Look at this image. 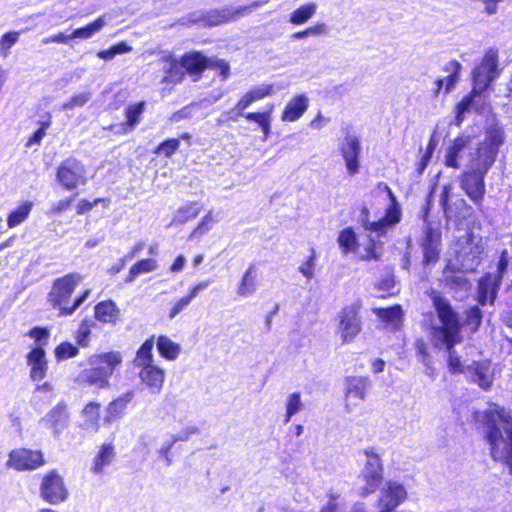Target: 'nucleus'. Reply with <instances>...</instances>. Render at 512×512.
Wrapping results in <instances>:
<instances>
[{
    "label": "nucleus",
    "instance_id": "28",
    "mask_svg": "<svg viewBox=\"0 0 512 512\" xmlns=\"http://www.w3.org/2000/svg\"><path fill=\"white\" fill-rule=\"evenodd\" d=\"M120 316V309L112 300L101 301L95 306V318L103 323L115 324Z\"/></svg>",
    "mask_w": 512,
    "mask_h": 512
},
{
    "label": "nucleus",
    "instance_id": "10",
    "mask_svg": "<svg viewBox=\"0 0 512 512\" xmlns=\"http://www.w3.org/2000/svg\"><path fill=\"white\" fill-rule=\"evenodd\" d=\"M56 177L65 189L74 190L86 183V170L80 161L70 157L60 164Z\"/></svg>",
    "mask_w": 512,
    "mask_h": 512
},
{
    "label": "nucleus",
    "instance_id": "59",
    "mask_svg": "<svg viewBox=\"0 0 512 512\" xmlns=\"http://www.w3.org/2000/svg\"><path fill=\"white\" fill-rule=\"evenodd\" d=\"M19 39V33L18 32H8L4 34L1 38V49L3 51L9 50Z\"/></svg>",
    "mask_w": 512,
    "mask_h": 512
},
{
    "label": "nucleus",
    "instance_id": "13",
    "mask_svg": "<svg viewBox=\"0 0 512 512\" xmlns=\"http://www.w3.org/2000/svg\"><path fill=\"white\" fill-rule=\"evenodd\" d=\"M44 464L43 454L30 449H15L9 454L7 466L18 471L34 470Z\"/></svg>",
    "mask_w": 512,
    "mask_h": 512
},
{
    "label": "nucleus",
    "instance_id": "14",
    "mask_svg": "<svg viewBox=\"0 0 512 512\" xmlns=\"http://www.w3.org/2000/svg\"><path fill=\"white\" fill-rule=\"evenodd\" d=\"M407 497L405 487L397 481H389L381 490L380 512H393Z\"/></svg>",
    "mask_w": 512,
    "mask_h": 512
},
{
    "label": "nucleus",
    "instance_id": "48",
    "mask_svg": "<svg viewBox=\"0 0 512 512\" xmlns=\"http://www.w3.org/2000/svg\"><path fill=\"white\" fill-rule=\"evenodd\" d=\"M303 409L301 395L299 392L290 394L286 401L285 422L288 423L293 415Z\"/></svg>",
    "mask_w": 512,
    "mask_h": 512
},
{
    "label": "nucleus",
    "instance_id": "64",
    "mask_svg": "<svg viewBox=\"0 0 512 512\" xmlns=\"http://www.w3.org/2000/svg\"><path fill=\"white\" fill-rule=\"evenodd\" d=\"M197 106L198 104L192 103L190 105L183 107L182 109L173 114L172 120L178 122L182 119L190 118L192 116L193 109Z\"/></svg>",
    "mask_w": 512,
    "mask_h": 512
},
{
    "label": "nucleus",
    "instance_id": "38",
    "mask_svg": "<svg viewBox=\"0 0 512 512\" xmlns=\"http://www.w3.org/2000/svg\"><path fill=\"white\" fill-rule=\"evenodd\" d=\"M157 348L159 353L168 360H175L180 353V346L174 343L167 336L161 335L157 339Z\"/></svg>",
    "mask_w": 512,
    "mask_h": 512
},
{
    "label": "nucleus",
    "instance_id": "15",
    "mask_svg": "<svg viewBox=\"0 0 512 512\" xmlns=\"http://www.w3.org/2000/svg\"><path fill=\"white\" fill-rule=\"evenodd\" d=\"M69 418L67 405L60 402L40 419V423L50 429L54 437H59L68 427Z\"/></svg>",
    "mask_w": 512,
    "mask_h": 512
},
{
    "label": "nucleus",
    "instance_id": "37",
    "mask_svg": "<svg viewBox=\"0 0 512 512\" xmlns=\"http://www.w3.org/2000/svg\"><path fill=\"white\" fill-rule=\"evenodd\" d=\"M317 4L314 2L300 6L290 14L289 22L293 25H301L310 20L316 13Z\"/></svg>",
    "mask_w": 512,
    "mask_h": 512
},
{
    "label": "nucleus",
    "instance_id": "44",
    "mask_svg": "<svg viewBox=\"0 0 512 512\" xmlns=\"http://www.w3.org/2000/svg\"><path fill=\"white\" fill-rule=\"evenodd\" d=\"M146 102L140 101L136 104L129 105L125 109V116H126V125L128 126L129 130H133L136 125L140 122V118L142 113L145 110Z\"/></svg>",
    "mask_w": 512,
    "mask_h": 512
},
{
    "label": "nucleus",
    "instance_id": "54",
    "mask_svg": "<svg viewBox=\"0 0 512 512\" xmlns=\"http://www.w3.org/2000/svg\"><path fill=\"white\" fill-rule=\"evenodd\" d=\"M207 68L217 70L223 79H227L230 73L229 64L222 59L207 58Z\"/></svg>",
    "mask_w": 512,
    "mask_h": 512
},
{
    "label": "nucleus",
    "instance_id": "30",
    "mask_svg": "<svg viewBox=\"0 0 512 512\" xmlns=\"http://www.w3.org/2000/svg\"><path fill=\"white\" fill-rule=\"evenodd\" d=\"M134 397L133 391H128L118 397L117 399L113 400L109 403L107 409H106V422H111L115 418H119L122 416L124 410L126 409L127 405L131 402V400Z\"/></svg>",
    "mask_w": 512,
    "mask_h": 512
},
{
    "label": "nucleus",
    "instance_id": "27",
    "mask_svg": "<svg viewBox=\"0 0 512 512\" xmlns=\"http://www.w3.org/2000/svg\"><path fill=\"white\" fill-rule=\"evenodd\" d=\"M472 380L482 389L489 390L493 383V374L489 361L476 362L471 367Z\"/></svg>",
    "mask_w": 512,
    "mask_h": 512
},
{
    "label": "nucleus",
    "instance_id": "39",
    "mask_svg": "<svg viewBox=\"0 0 512 512\" xmlns=\"http://www.w3.org/2000/svg\"><path fill=\"white\" fill-rule=\"evenodd\" d=\"M33 207L31 201H26L21 204L17 209L13 210L7 218V225L9 228H14L23 223L29 216Z\"/></svg>",
    "mask_w": 512,
    "mask_h": 512
},
{
    "label": "nucleus",
    "instance_id": "47",
    "mask_svg": "<svg viewBox=\"0 0 512 512\" xmlns=\"http://www.w3.org/2000/svg\"><path fill=\"white\" fill-rule=\"evenodd\" d=\"M215 220L213 218V212L210 210L196 226V228L189 235V240L200 239L203 235L208 233Z\"/></svg>",
    "mask_w": 512,
    "mask_h": 512
},
{
    "label": "nucleus",
    "instance_id": "17",
    "mask_svg": "<svg viewBox=\"0 0 512 512\" xmlns=\"http://www.w3.org/2000/svg\"><path fill=\"white\" fill-rule=\"evenodd\" d=\"M41 494L44 500L51 504L63 502L68 496L63 480L56 472H51L44 477Z\"/></svg>",
    "mask_w": 512,
    "mask_h": 512
},
{
    "label": "nucleus",
    "instance_id": "36",
    "mask_svg": "<svg viewBox=\"0 0 512 512\" xmlns=\"http://www.w3.org/2000/svg\"><path fill=\"white\" fill-rule=\"evenodd\" d=\"M154 347L153 337L147 339L138 349L136 353V357L134 359V365L138 368L152 366L153 364V354L152 350Z\"/></svg>",
    "mask_w": 512,
    "mask_h": 512
},
{
    "label": "nucleus",
    "instance_id": "49",
    "mask_svg": "<svg viewBox=\"0 0 512 512\" xmlns=\"http://www.w3.org/2000/svg\"><path fill=\"white\" fill-rule=\"evenodd\" d=\"M92 98V93L90 91L81 92L73 95L69 101L65 102L61 106L62 111L73 110L78 107H83L87 104Z\"/></svg>",
    "mask_w": 512,
    "mask_h": 512
},
{
    "label": "nucleus",
    "instance_id": "29",
    "mask_svg": "<svg viewBox=\"0 0 512 512\" xmlns=\"http://www.w3.org/2000/svg\"><path fill=\"white\" fill-rule=\"evenodd\" d=\"M181 63L184 70L189 74L199 75L207 68V58L197 51L183 55Z\"/></svg>",
    "mask_w": 512,
    "mask_h": 512
},
{
    "label": "nucleus",
    "instance_id": "42",
    "mask_svg": "<svg viewBox=\"0 0 512 512\" xmlns=\"http://www.w3.org/2000/svg\"><path fill=\"white\" fill-rule=\"evenodd\" d=\"M200 211L201 209L196 202L188 203L176 211L173 223L184 224L190 219L197 217Z\"/></svg>",
    "mask_w": 512,
    "mask_h": 512
},
{
    "label": "nucleus",
    "instance_id": "26",
    "mask_svg": "<svg viewBox=\"0 0 512 512\" xmlns=\"http://www.w3.org/2000/svg\"><path fill=\"white\" fill-rule=\"evenodd\" d=\"M370 388L371 382L367 376H350L346 378L345 396H355L361 400H365Z\"/></svg>",
    "mask_w": 512,
    "mask_h": 512
},
{
    "label": "nucleus",
    "instance_id": "16",
    "mask_svg": "<svg viewBox=\"0 0 512 512\" xmlns=\"http://www.w3.org/2000/svg\"><path fill=\"white\" fill-rule=\"evenodd\" d=\"M361 213L363 216L361 218L362 226L364 227L365 230L369 231L370 233L376 234L377 237L385 235L390 225H393L400 221V210L396 206L390 207L387 210L385 217L378 221L370 222L368 220L369 211L366 207L362 208Z\"/></svg>",
    "mask_w": 512,
    "mask_h": 512
},
{
    "label": "nucleus",
    "instance_id": "55",
    "mask_svg": "<svg viewBox=\"0 0 512 512\" xmlns=\"http://www.w3.org/2000/svg\"><path fill=\"white\" fill-rule=\"evenodd\" d=\"M273 87L272 85H259L248 91V94L251 96L252 100L255 102L257 100L263 99L264 97L270 95L272 93Z\"/></svg>",
    "mask_w": 512,
    "mask_h": 512
},
{
    "label": "nucleus",
    "instance_id": "46",
    "mask_svg": "<svg viewBox=\"0 0 512 512\" xmlns=\"http://www.w3.org/2000/svg\"><path fill=\"white\" fill-rule=\"evenodd\" d=\"M339 246L345 253L354 251L357 246V238L355 232L351 228H345L339 233Z\"/></svg>",
    "mask_w": 512,
    "mask_h": 512
},
{
    "label": "nucleus",
    "instance_id": "6",
    "mask_svg": "<svg viewBox=\"0 0 512 512\" xmlns=\"http://www.w3.org/2000/svg\"><path fill=\"white\" fill-rule=\"evenodd\" d=\"M491 167H484V162L477 158L471 160L469 170L461 175V188L475 203H479L485 194L484 177Z\"/></svg>",
    "mask_w": 512,
    "mask_h": 512
},
{
    "label": "nucleus",
    "instance_id": "50",
    "mask_svg": "<svg viewBox=\"0 0 512 512\" xmlns=\"http://www.w3.org/2000/svg\"><path fill=\"white\" fill-rule=\"evenodd\" d=\"M78 352L79 350L76 346L69 342H64L56 347L55 356L58 360H64L76 356Z\"/></svg>",
    "mask_w": 512,
    "mask_h": 512
},
{
    "label": "nucleus",
    "instance_id": "11",
    "mask_svg": "<svg viewBox=\"0 0 512 512\" xmlns=\"http://www.w3.org/2000/svg\"><path fill=\"white\" fill-rule=\"evenodd\" d=\"M364 453L366 462L360 477L365 482V486L362 488V495L366 496L374 492L380 485L383 478V467L379 455L373 449H366Z\"/></svg>",
    "mask_w": 512,
    "mask_h": 512
},
{
    "label": "nucleus",
    "instance_id": "63",
    "mask_svg": "<svg viewBox=\"0 0 512 512\" xmlns=\"http://www.w3.org/2000/svg\"><path fill=\"white\" fill-rule=\"evenodd\" d=\"M191 300L188 296L181 298L178 300L175 305L171 308L169 313V318H175L181 311H183L189 304Z\"/></svg>",
    "mask_w": 512,
    "mask_h": 512
},
{
    "label": "nucleus",
    "instance_id": "41",
    "mask_svg": "<svg viewBox=\"0 0 512 512\" xmlns=\"http://www.w3.org/2000/svg\"><path fill=\"white\" fill-rule=\"evenodd\" d=\"M105 24L106 21L104 17L101 16L87 26L75 29L72 34H70L71 40L75 38L88 39L95 33L99 32L105 26Z\"/></svg>",
    "mask_w": 512,
    "mask_h": 512
},
{
    "label": "nucleus",
    "instance_id": "57",
    "mask_svg": "<svg viewBox=\"0 0 512 512\" xmlns=\"http://www.w3.org/2000/svg\"><path fill=\"white\" fill-rule=\"evenodd\" d=\"M415 349L420 362H427L432 358L428 352L427 344L423 339H417L415 341Z\"/></svg>",
    "mask_w": 512,
    "mask_h": 512
},
{
    "label": "nucleus",
    "instance_id": "5",
    "mask_svg": "<svg viewBox=\"0 0 512 512\" xmlns=\"http://www.w3.org/2000/svg\"><path fill=\"white\" fill-rule=\"evenodd\" d=\"M486 242L479 235L466 233L453 244L452 251L455 261L463 272H473L482 262Z\"/></svg>",
    "mask_w": 512,
    "mask_h": 512
},
{
    "label": "nucleus",
    "instance_id": "62",
    "mask_svg": "<svg viewBox=\"0 0 512 512\" xmlns=\"http://www.w3.org/2000/svg\"><path fill=\"white\" fill-rule=\"evenodd\" d=\"M266 3H268V0H258V1L252 2L251 4H249L247 6H241L236 9L238 11L239 17L242 18V17L246 16L247 14L251 13L253 10L260 8L261 6H263Z\"/></svg>",
    "mask_w": 512,
    "mask_h": 512
},
{
    "label": "nucleus",
    "instance_id": "52",
    "mask_svg": "<svg viewBox=\"0 0 512 512\" xmlns=\"http://www.w3.org/2000/svg\"><path fill=\"white\" fill-rule=\"evenodd\" d=\"M90 327V321L85 319L81 322L79 329L77 330V343L82 347H86L89 345V337L91 334Z\"/></svg>",
    "mask_w": 512,
    "mask_h": 512
},
{
    "label": "nucleus",
    "instance_id": "32",
    "mask_svg": "<svg viewBox=\"0 0 512 512\" xmlns=\"http://www.w3.org/2000/svg\"><path fill=\"white\" fill-rule=\"evenodd\" d=\"M167 62L168 66L164 67L165 76L162 79V83L175 85L183 79L185 75L184 67L181 62L179 63L171 56L167 58Z\"/></svg>",
    "mask_w": 512,
    "mask_h": 512
},
{
    "label": "nucleus",
    "instance_id": "23",
    "mask_svg": "<svg viewBox=\"0 0 512 512\" xmlns=\"http://www.w3.org/2000/svg\"><path fill=\"white\" fill-rule=\"evenodd\" d=\"M27 364L31 366V378L34 381L42 380L47 371V361L44 349L41 347L32 349L27 355Z\"/></svg>",
    "mask_w": 512,
    "mask_h": 512
},
{
    "label": "nucleus",
    "instance_id": "40",
    "mask_svg": "<svg viewBox=\"0 0 512 512\" xmlns=\"http://www.w3.org/2000/svg\"><path fill=\"white\" fill-rule=\"evenodd\" d=\"M157 269V262L154 259H143L135 263L129 271L125 280L126 283H131L140 274L152 272Z\"/></svg>",
    "mask_w": 512,
    "mask_h": 512
},
{
    "label": "nucleus",
    "instance_id": "51",
    "mask_svg": "<svg viewBox=\"0 0 512 512\" xmlns=\"http://www.w3.org/2000/svg\"><path fill=\"white\" fill-rule=\"evenodd\" d=\"M315 260H316V252L314 248L311 249V255L308 257V259L302 263L298 270L299 272L308 280L312 279L314 277L315 272Z\"/></svg>",
    "mask_w": 512,
    "mask_h": 512
},
{
    "label": "nucleus",
    "instance_id": "9",
    "mask_svg": "<svg viewBox=\"0 0 512 512\" xmlns=\"http://www.w3.org/2000/svg\"><path fill=\"white\" fill-rule=\"evenodd\" d=\"M361 304L359 302L345 306L338 313V332L343 343L352 342L361 332L362 322L359 317Z\"/></svg>",
    "mask_w": 512,
    "mask_h": 512
},
{
    "label": "nucleus",
    "instance_id": "1",
    "mask_svg": "<svg viewBox=\"0 0 512 512\" xmlns=\"http://www.w3.org/2000/svg\"><path fill=\"white\" fill-rule=\"evenodd\" d=\"M485 416L491 456L494 460H500L504 456L502 449L512 447V410L492 404Z\"/></svg>",
    "mask_w": 512,
    "mask_h": 512
},
{
    "label": "nucleus",
    "instance_id": "60",
    "mask_svg": "<svg viewBox=\"0 0 512 512\" xmlns=\"http://www.w3.org/2000/svg\"><path fill=\"white\" fill-rule=\"evenodd\" d=\"M198 433V428L194 426H188L185 429L181 430L177 434H169L175 442L178 441H187L189 438Z\"/></svg>",
    "mask_w": 512,
    "mask_h": 512
},
{
    "label": "nucleus",
    "instance_id": "53",
    "mask_svg": "<svg viewBox=\"0 0 512 512\" xmlns=\"http://www.w3.org/2000/svg\"><path fill=\"white\" fill-rule=\"evenodd\" d=\"M180 142L178 139L171 138L161 144L156 149V153L163 154L166 157H171L179 148Z\"/></svg>",
    "mask_w": 512,
    "mask_h": 512
},
{
    "label": "nucleus",
    "instance_id": "21",
    "mask_svg": "<svg viewBox=\"0 0 512 512\" xmlns=\"http://www.w3.org/2000/svg\"><path fill=\"white\" fill-rule=\"evenodd\" d=\"M441 242V233L426 225L425 227V236L422 241V249L424 255V263L429 265L431 263H435L439 258V245Z\"/></svg>",
    "mask_w": 512,
    "mask_h": 512
},
{
    "label": "nucleus",
    "instance_id": "31",
    "mask_svg": "<svg viewBox=\"0 0 512 512\" xmlns=\"http://www.w3.org/2000/svg\"><path fill=\"white\" fill-rule=\"evenodd\" d=\"M83 416L85 420L82 423V428L90 432H97L100 427V404L97 402H90L87 404L83 409Z\"/></svg>",
    "mask_w": 512,
    "mask_h": 512
},
{
    "label": "nucleus",
    "instance_id": "19",
    "mask_svg": "<svg viewBox=\"0 0 512 512\" xmlns=\"http://www.w3.org/2000/svg\"><path fill=\"white\" fill-rule=\"evenodd\" d=\"M254 101L251 96L247 93L243 95V97L238 101L235 106V109L239 111V116H243L246 119L256 122L261 128L264 134V140H266L270 134V126H271V110L267 112H250L244 114L243 111L247 109Z\"/></svg>",
    "mask_w": 512,
    "mask_h": 512
},
{
    "label": "nucleus",
    "instance_id": "20",
    "mask_svg": "<svg viewBox=\"0 0 512 512\" xmlns=\"http://www.w3.org/2000/svg\"><path fill=\"white\" fill-rule=\"evenodd\" d=\"M502 279L499 275H494L492 272L486 273L478 281V302L484 306L487 303L493 304L498 290L500 288Z\"/></svg>",
    "mask_w": 512,
    "mask_h": 512
},
{
    "label": "nucleus",
    "instance_id": "22",
    "mask_svg": "<svg viewBox=\"0 0 512 512\" xmlns=\"http://www.w3.org/2000/svg\"><path fill=\"white\" fill-rule=\"evenodd\" d=\"M139 378L149 389L151 394H159L163 388L165 372L156 365L143 367L140 369Z\"/></svg>",
    "mask_w": 512,
    "mask_h": 512
},
{
    "label": "nucleus",
    "instance_id": "58",
    "mask_svg": "<svg viewBox=\"0 0 512 512\" xmlns=\"http://www.w3.org/2000/svg\"><path fill=\"white\" fill-rule=\"evenodd\" d=\"M471 105H472V96H466L458 103L457 108H456L457 109L456 121L458 123L462 122L464 113L469 110Z\"/></svg>",
    "mask_w": 512,
    "mask_h": 512
},
{
    "label": "nucleus",
    "instance_id": "33",
    "mask_svg": "<svg viewBox=\"0 0 512 512\" xmlns=\"http://www.w3.org/2000/svg\"><path fill=\"white\" fill-rule=\"evenodd\" d=\"M115 452L112 444H103L94 458V464L92 466V472L94 474H101L103 469L108 466L114 459Z\"/></svg>",
    "mask_w": 512,
    "mask_h": 512
},
{
    "label": "nucleus",
    "instance_id": "56",
    "mask_svg": "<svg viewBox=\"0 0 512 512\" xmlns=\"http://www.w3.org/2000/svg\"><path fill=\"white\" fill-rule=\"evenodd\" d=\"M482 312L479 307L473 306L467 310V322L469 325H474L478 328L481 324Z\"/></svg>",
    "mask_w": 512,
    "mask_h": 512
},
{
    "label": "nucleus",
    "instance_id": "2",
    "mask_svg": "<svg viewBox=\"0 0 512 512\" xmlns=\"http://www.w3.org/2000/svg\"><path fill=\"white\" fill-rule=\"evenodd\" d=\"M81 281L82 276L79 273H70L53 281L48 302L54 309L59 310V316L72 315L89 297L91 290L86 289L70 304L71 295Z\"/></svg>",
    "mask_w": 512,
    "mask_h": 512
},
{
    "label": "nucleus",
    "instance_id": "35",
    "mask_svg": "<svg viewBox=\"0 0 512 512\" xmlns=\"http://www.w3.org/2000/svg\"><path fill=\"white\" fill-rule=\"evenodd\" d=\"M462 342V338L455 339L454 342L450 341H439V346L437 348L445 347L446 352L448 354V367L450 372L452 373H460L462 372L463 365L459 356L456 353L455 345Z\"/></svg>",
    "mask_w": 512,
    "mask_h": 512
},
{
    "label": "nucleus",
    "instance_id": "12",
    "mask_svg": "<svg viewBox=\"0 0 512 512\" xmlns=\"http://www.w3.org/2000/svg\"><path fill=\"white\" fill-rule=\"evenodd\" d=\"M504 143V132L499 127L490 128L484 142L479 146L475 158L484 162V167H491L498 154L499 147Z\"/></svg>",
    "mask_w": 512,
    "mask_h": 512
},
{
    "label": "nucleus",
    "instance_id": "61",
    "mask_svg": "<svg viewBox=\"0 0 512 512\" xmlns=\"http://www.w3.org/2000/svg\"><path fill=\"white\" fill-rule=\"evenodd\" d=\"M508 263H509L508 252H507V250H503L499 257L497 269L495 272H492V274L499 275V276H501V279H503V275L507 271Z\"/></svg>",
    "mask_w": 512,
    "mask_h": 512
},
{
    "label": "nucleus",
    "instance_id": "8",
    "mask_svg": "<svg viewBox=\"0 0 512 512\" xmlns=\"http://www.w3.org/2000/svg\"><path fill=\"white\" fill-rule=\"evenodd\" d=\"M240 19L238 11L232 6L208 9L191 13L188 22L201 27H213Z\"/></svg>",
    "mask_w": 512,
    "mask_h": 512
},
{
    "label": "nucleus",
    "instance_id": "43",
    "mask_svg": "<svg viewBox=\"0 0 512 512\" xmlns=\"http://www.w3.org/2000/svg\"><path fill=\"white\" fill-rule=\"evenodd\" d=\"M461 68V64L456 60H452L444 66V71L449 73V75L446 78H443L445 85V93H449L455 87L456 83L459 80Z\"/></svg>",
    "mask_w": 512,
    "mask_h": 512
},
{
    "label": "nucleus",
    "instance_id": "24",
    "mask_svg": "<svg viewBox=\"0 0 512 512\" xmlns=\"http://www.w3.org/2000/svg\"><path fill=\"white\" fill-rule=\"evenodd\" d=\"M258 289V280L254 265H250L243 274L240 282L236 287V294L240 298H248L253 296Z\"/></svg>",
    "mask_w": 512,
    "mask_h": 512
},
{
    "label": "nucleus",
    "instance_id": "3",
    "mask_svg": "<svg viewBox=\"0 0 512 512\" xmlns=\"http://www.w3.org/2000/svg\"><path fill=\"white\" fill-rule=\"evenodd\" d=\"M432 303L439 321L438 324L431 327L434 346H439V341L454 342L455 339L462 338L460 316L452 307L450 301L436 294L432 297Z\"/></svg>",
    "mask_w": 512,
    "mask_h": 512
},
{
    "label": "nucleus",
    "instance_id": "34",
    "mask_svg": "<svg viewBox=\"0 0 512 512\" xmlns=\"http://www.w3.org/2000/svg\"><path fill=\"white\" fill-rule=\"evenodd\" d=\"M469 142L468 138H456L453 143L447 148L445 155V165L451 168H459L460 165L457 161L460 153L466 148Z\"/></svg>",
    "mask_w": 512,
    "mask_h": 512
},
{
    "label": "nucleus",
    "instance_id": "18",
    "mask_svg": "<svg viewBox=\"0 0 512 512\" xmlns=\"http://www.w3.org/2000/svg\"><path fill=\"white\" fill-rule=\"evenodd\" d=\"M345 160L346 168L351 175L359 172V156L361 153V142L354 134H347L340 147Z\"/></svg>",
    "mask_w": 512,
    "mask_h": 512
},
{
    "label": "nucleus",
    "instance_id": "4",
    "mask_svg": "<svg viewBox=\"0 0 512 512\" xmlns=\"http://www.w3.org/2000/svg\"><path fill=\"white\" fill-rule=\"evenodd\" d=\"M122 363V355L118 351L93 355L89 358L90 368L84 369L78 379L81 383L98 389L109 387V378Z\"/></svg>",
    "mask_w": 512,
    "mask_h": 512
},
{
    "label": "nucleus",
    "instance_id": "7",
    "mask_svg": "<svg viewBox=\"0 0 512 512\" xmlns=\"http://www.w3.org/2000/svg\"><path fill=\"white\" fill-rule=\"evenodd\" d=\"M498 53L494 49H489L480 65L474 68L472 76L474 87L472 93L480 94L485 91L494 79L498 76Z\"/></svg>",
    "mask_w": 512,
    "mask_h": 512
},
{
    "label": "nucleus",
    "instance_id": "45",
    "mask_svg": "<svg viewBox=\"0 0 512 512\" xmlns=\"http://www.w3.org/2000/svg\"><path fill=\"white\" fill-rule=\"evenodd\" d=\"M375 312L378 318L382 321L394 325H397L402 317V309L399 305L388 308H379Z\"/></svg>",
    "mask_w": 512,
    "mask_h": 512
},
{
    "label": "nucleus",
    "instance_id": "25",
    "mask_svg": "<svg viewBox=\"0 0 512 512\" xmlns=\"http://www.w3.org/2000/svg\"><path fill=\"white\" fill-rule=\"evenodd\" d=\"M308 106V97L305 95H298L288 102L281 118L283 121L294 122L305 113V111L308 109Z\"/></svg>",
    "mask_w": 512,
    "mask_h": 512
}]
</instances>
